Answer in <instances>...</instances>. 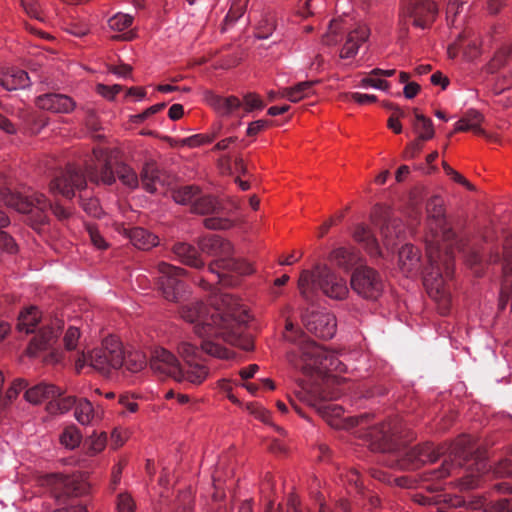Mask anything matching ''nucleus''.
<instances>
[{"mask_svg": "<svg viewBox=\"0 0 512 512\" xmlns=\"http://www.w3.org/2000/svg\"><path fill=\"white\" fill-rule=\"evenodd\" d=\"M142 187L148 193H155L158 185H164V173L154 161L146 162L140 173Z\"/></svg>", "mask_w": 512, "mask_h": 512, "instance_id": "nucleus-25", "label": "nucleus"}, {"mask_svg": "<svg viewBox=\"0 0 512 512\" xmlns=\"http://www.w3.org/2000/svg\"><path fill=\"white\" fill-rule=\"evenodd\" d=\"M146 362L140 354L124 355L123 366L126 370L135 373L144 368Z\"/></svg>", "mask_w": 512, "mask_h": 512, "instance_id": "nucleus-46", "label": "nucleus"}, {"mask_svg": "<svg viewBox=\"0 0 512 512\" xmlns=\"http://www.w3.org/2000/svg\"><path fill=\"white\" fill-rule=\"evenodd\" d=\"M62 390L53 384L40 383L25 392V399L32 404H39L44 400H52L62 395Z\"/></svg>", "mask_w": 512, "mask_h": 512, "instance_id": "nucleus-28", "label": "nucleus"}, {"mask_svg": "<svg viewBox=\"0 0 512 512\" xmlns=\"http://www.w3.org/2000/svg\"><path fill=\"white\" fill-rule=\"evenodd\" d=\"M399 267L407 276L416 273L420 268L419 250L411 244H405L398 252Z\"/></svg>", "mask_w": 512, "mask_h": 512, "instance_id": "nucleus-26", "label": "nucleus"}, {"mask_svg": "<svg viewBox=\"0 0 512 512\" xmlns=\"http://www.w3.org/2000/svg\"><path fill=\"white\" fill-rule=\"evenodd\" d=\"M298 286L305 298H309L310 293L316 288L336 300L344 299L349 293L346 281L326 265H317L313 272L302 271Z\"/></svg>", "mask_w": 512, "mask_h": 512, "instance_id": "nucleus-9", "label": "nucleus"}, {"mask_svg": "<svg viewBox=\"0 0 512 512\" xmlns=\"http://www.w3.org/2000/svg\"><path fill=\"white\" fill-rule=\"evenodd\" d=\"M297 397L300 401L307 403L310 406L316 407L317 402H319L320 397L316 396L315 394H312L311 392L302 389L297 392Z\"/></svg>", "mask_w": 512, "mask_h": 512, "instance_id": "nucleus-60", "label": "nucleus"}, {"mask_svg": "<svg viewBox=\"0 0 512 512\" xmlns=\"http://www.w3.org/2000/svg\"><path fill=\"white\" fill-rule=\"evenodd\" d=\"M207 100L209 105L222 116L237 114L242 108L245 112H250L264 107L262 99L254 93L246 94L243 102L236 96L210 95Z\"/></svg>", "mask_w": 512, "mask_h": 512, "instance_id": "nucleus-16", "label": "nucleus"}, {"mask_svg": "<svg viewBox=\"0 0 512 512\" xmlns=\"http://www.w3.org/2000/svg\"><path fill=\"white\" fill-rule=\"evenodd\" d=\"M58 338V334L53 328H43L36 334L27 348L30 356H36L38 352L46 350L53 346Z\"/></svg>", "mask_w": 512, "mask_h": 512, "instance_id": "nucleus-30", "label": "nucleus"}, {"mask_svg": "<svg viewBox=\"0 0 512 512\" xmlns=\"http://www.w3.org/2000/svg\"><path fill=\"white\" fill-rule=\"evenodd\" d=\"M178 353L184 360L180 365L177 358L164 348H156L150 357V368L161 375H167L178 382L187 381L192 384H201L209 374L208 368L201 362L196 345L181 342Z\"/></svg>", "mask_w": 512, "mask_h": 512, "instance_id": "nucleus-3", "label": "nucleus"}, {"mask_svg": "<svg viewBox=\"0 0 512 512\" xmlns=\"http://www.w3.org/2000/svg\"><path fill=\"white\" fill-rule=\"evenodd\" d=\"M41 485L49 488L56 498L61 496H84L91 489L90 483L82 474L72 476L60 473L47 474L41 478Z\"/></svg>", "mask_w": 512, "mask_h": 512, "instance_id": "nucleus-13", "label": "nucleus"}, {"mask_svg": "<svg viewBox=\"0 0 512 512\" xmlns=\"http://www.w3.org/2000/svg\"><path fill=\"white\" fill-rule=\"evenodd\" d=\"M463 118L471 131L477 135H485V131L481 128L484 116L479 111L470 109L466 111Z\"/></svg>", "mask_w": 512, "mask_h": 512, "instance_id": "nucleus-43", "label": "nucleus"}, {"mask_svg": "<svg viewBox=\"0 0 512 512\" xmlns=\"http://www.w3.org/2000/svg\"><path fill=\"white\" fill-rule=\"evenodd\" d=\"M267 125H268V121L262 120V119L251 122L247 128V135L255 136L260 131H262Z\"/></svg>", "mask_w": 512, "mask_h": 512, "instance_id": "nucleus-63", "label": "nucleus"}, {"mask_svg": "<svg viewBox=\"0 0 512 512\" xmlns=\"http://www.w3.org/2000/svg\"><path fill=\"white\" fill-rule=\"evenodd\" d=\"M374 223L379 226L385 246L392 249L397 245L396 240H401L405 233L402 221L393 218L388 209L378 207L374 213Z\"/></svg>", "mask_w": 512, "mask_h": 512, "instance_id": "nucleus-18", "label": "nucleus"}, {"mask_svg": "<svg viewBox=\"0 0 512 512\" xmlns=\"http://www.w3.org/2000/svg\"><path fill=\"white\" fill-rule=\"evenodd\" d=\"M212 293L210 306L199 301L191 302L181 306L179 313L182 319L194 324L195 334L202 338V351L227 359L230 357L229 350L209 338L221 337L227 343L240 345L250 315L234 296L218 288H213Z\"/></svg>", "mask_w": 512, "mask_h": 512, "instance_id": "nucleus-1", "label": "nucleus"}, {"mask_svg": "<svg viewBox=\"0 0 512 512\" xmlns=\"http://www.w3.org/2000/svg\"><path fill=\"white\" fill-rule=\"evenodd\" d=\"M133 18L127 14L118 13L108 21L110 28L122 31L131 26Z\"/></svg>", "mask_w": 512, "mask_h": 512, "instance_id": "nucleus-48", "label": "nucleus"}, {"mask_svg": "<svg viewBox=\"0 0 512 512\" xmlns=\"http://www.w3.org/2000/svg\"><path fill=\"white\" fill-rule=\"evenodd\" d=\"M505 6H506V0H488L486 9L490 15H496Z\"/></svg>", "mask_w": 512, "mask_h": 512, "instance_id": "nucleus-64", "label": "nucleus"}, {"mask_svg": "<svg viewBox=\"0 0 512 512\" xmlns=\"http://www.w3.org/2000/svg\"><path fill=\"white\" fill-rule=\"evenodd\" d=\"M352 290L364 299L376 300L383 292L384 282L373 268L361 266L356 268L350 279Z\"/></svg>", "mask_w": 512, "mask_h": 512, "instance_id": "nucleus-14", "label": "nucleus"}, {"mask_svg": "<svg viewBox=\"0 0 512 512\" xmlns=\"http://www.w3.org/2000/svg\"><path fill=\"white\" fill-rule=\"evenodd\" d=\"M512 57V42L503 46L494 56L491 65L493 67H500L505 65L507 60Z\"/></svg>", "mask_w": 512, "mask_h": 512, "instance_id": "nucleus-49", "label": "nucleus"}, {"mask_svg": "<svg viewBox=\"0 0 512 512\" xmlns=\"http://www.w3.org/2000/svg\"><path fill=\"white\" fill-rule=\"evenodd\" d=\"M127 237L135 247L142 250H149L158 244V237L142 227L127 230Z\"/></svg>", "mask_w": 512, "mask_h": 512, "instance_id": "nucleus-32", "label": "nucleus"}, {"mask_svg": "<svg viewBox=\"0 0 512 512\" xmlns=\"http://www.w3.org/2000/svg\"><path fill=\"white\" fill-rule=\"evenodd\" d=\"M317 83H319V80L298 82L294 86L282 89L281 97L288 99L290 102L297 103L314 95V86Z\"/></svg>", "mask_w": 512, "mask_h": 512, "instance_id": "nucleus-29", "label": "nucleus"}, {"mask_svg": "<svg viewBox=\"0 0 512 512\" xmlns=\"http://www.w3.org/2000/svg\"><path fill=\"white\" fill-rule=\"evenodd\" d=\"M429 233L426 235V253L429 265L423 283L429 296L438 303L441 314L448 313L451 302L447 281L454 273V246L458 244L456 234L447 226L444 200L432 196L426 204Z\"/></svg>", "mask_w": 512, "mask_h": 512, "instance_id": "nucleus-2", "label": "nucleus"}, {"mask_svg": "<svg viewBox=\"0 0 512 512\" xmlns=\"http://www.w3.org/2000/svg\"><path fill=\"white\" fill-rule=\"evenodd\" d=\"M31 84L28 73L21 69H10L0 75V85L8 90L25 89Z\"/></svg>", "mask_w": 512, "mask_h": 512, "instance_id": "nucleus-31", "label": "nucleus"}, {"mask_svg": "<svg viewBox=\"0 0 512 512\" xmlns=\"http://www.w3.org/2000/svg\"><path fill=\"white\" fill-rule=\"evenodd\" d=\"M78 401L72 396L52 398L47 404V411L51 414H64L71 408H75Z\"/></svg>", "mask_w": 512, "mask_h": 512, "instance_id": "nucleus-40", "label": "nucleus"}, {"mask_svg": "<svg viewBox=\"0 0 512 512\" xmlns=\"http://www.w3.org/2000/svg\"><path fill=\"white\" fill-rule=\"evenodd\" d=\"M80 337L79 329L76 327H69L64 336V345L67 350H74L77 346Z\"/></svg>", "mask_w": 512, "mask_h": 512, "instance_id": "nucleus-51", "label": "nucleus"}, {"mask_svg": "<svg viewBox=\"0 0 512 512\" xmlns=\"http://www.w3.org/2000/svg\"><path fill=\"white\" fill-rule=\"evenodd\" d=\"M414 113L415 121L413 123V128L418 134V138L425 141L432 139L435 134L432 120L423 114L418 113L417 109H414Z\"/></svg>", "mask_w": 512, "mask_h": 512, "instance_id": "nucleus-37", "label": "nucleus"}, {"mask_svg": "<svg viewBox=\"0 0 512 512\" xmlns=\"http://www.w3.org/2000/svg\"><path fill=\"white\" fill-rule=\"evenodd\" d=\"M344 97L347 100H353L359 104L373 103L377 101V97L375 95L361 94L358 92L347 93L344 95Z\"/></svg>", "mask_w": 512, "mask_h": 512, "instance_id": "nucleus-58", "label": "nucleus"}, {"mask_svg": "<svg viewBox=\"0 0 512 512\" xmlns=\"http://www.w3.org/2000/svg\"><path fill=\"white\" fill-rule=\"evenodd\" d=\"M486 512H512L511 500L504 498L491 502L485 509Z\"/></svg>", "mask_w": 512, "mask_h": 512, "instance_id": "nucleus-53", "label": "nucleus"}, {"mask_svg": "<svg viewBox=\"0 0 512 512\" xmlns=\"http://www.w3.org/2000/svg\"><path fill=\"white\" fill-rule=\"evenodd\" d=\"M4 203L20 213L29 214L31 221L36 225L44 224L48 218V210L59 219H66L69 212L60 204H52L45 195L34 193L30 196L8 191L3 194Z\"/></svg>", "mask_w": 512, "mask_h": 512, "instance_id": "nucleus-8", "label": "nucleus"}, {"mask_svg": "<svg viewBox=\"0 0 512 512\" xmlns=\"http://www.w3.org/2000/svg\"><path fill=\"white\" fill-rule=\"evenodd\" d=\"M493 473L497 478H508L512 480V462L508 459L499 461L495 465ZM494 488L500 493L512 494V481L497 483L494 485Z\"/></svg>", "mask_w": 512, "mask_h": 512, "instance_id": "nucleus-33", "label": "nucleus"}, {"mask_svg": "<svg viewBox=\"0 0 512 512\" xmlns=\"http://www.w3.org/2000/svg\"><path fill=\"white\" fill-rule=\"evenodd\" d=\"M361 84L362 86H372L380 90H387L390 86L389 82H387L386 80L374 79L371 77H366L362 79Z\"/></svg>", "mask_w": 512, "mask_h": 512, "instance_id": "nucleus-61", "label": "nucleus"}, {"mask_svg": "<svg viewBox=\"0 0 512 512\" xmlns=\"http://www.w3.org/2000/svg\"><path fill=\"white\" fill-rule=\"evenodd\" d=\"M286 341L294 344V348L287 352L288 362L305 374L314 370L342 371V363L332 352L309 340L302 332L295 329L294 324L287 320L283 334Z\"/></svg>", "mask_w": 512, "mask_h": 512, "instance_id": "nucleus-4", "label": "nucleus"}, {"mask_svg": "<svg viewBox=\"0 0 512 512\" xmlns=\"http://www.w3.org/2000/svg\"><path fill=\"white\" fill-rule=\"evenodd\" d=\"M109 71L119 77L127 78L131 74L132 67L128 64L111 65Z\"/></svg>", "mask_w": 512, "mask_h": 512, "instance_id": "nucleus-62", "label": "nucleus"}, {"mask_svg": "<svg viewBox=\"0 0 512 512\" xmlns=\"http://www.w3.org/2000/svg\"><path fill=\"white\" fill-rule=\"evenodd\" d=\"M370 416L362 414L359 416H352L345 418L343 424L330 423L335 427H342L350 429L358 427L360 437L370 441L372 450L375 451H390L394 447L393 437L397 433L395 426L391 422L381 423L380 425H369Z\"/></svg>", "mask_w": 512, "mask_h": 512, "instance_id": "nucleus-10", "label": "nucleus"}, {"mask_svg": "<svg viewBox=\"0 0 512 512\" xmlns=\"http://www.w3.org/2000/svg\"><path fill=\"white\" fill-rule=\"evenodd\" d=\"M27 382L23 379H15L11 387L7 390L6 394L2 395L1 409L5 408L13 399H15L19 392L26 388Z\"/></svg>", "mask_w": 512, "mask_h": 512, "instance_id": "nucleus-44", "label": "nucleus"}, {"mask_svg": "<svg viewBox=\"0 0 512 512\" xmlns=\"http://www.w3.org/2000/svg\"><path fill=\"white\" fill-rule=\"evenodd\" d=\"M65 30L77 37H82L88 34L89 26L85 22L71 21L66 24Z\"/></svg>", "mask_w": 512, "mask_h": 512, "instance_id": "nucleus-50", "label": "nucleus"}, {"mask_svg": "<svg viewBox=\"0 0 512 512\" xmlns=\"http://www.w3.org/2000/svg\"><path fill=\"white\" fill-rule=\"evenodd\" d=\"M123 86L119 84H114L112 86L104 85V84H98L97 85V92L103 96L104 98L108 100H113L114 97L122 91Z\"/></svg>", "mask_w": 512, "mask_h": 512, "instance_id": "nucleus-52", "label": "nucleus"}, {"mask_svg": "<svg viewBox=\"0 0 512 512\" xmlns=\"http://www.w3.org/2000/svg\"><path fill=\"white\" fill-rule=\"evenodd\" d=\"M111 153L102 148L93 150V158L91 163L86 164V173L92 184L112 185L115 183L117 175L123 185L135 189L139 186V178L135 171L125 165L119 164L114 172L111 167Z\"/></svg>", "mask_w": 512, "mask_h": 512, "instance_id": "nucleus-7", "label": "nucleus"}, {"mask_svg": "<svg viewBox=\"0 0 512 512\" xmlns=\"http://www.w3.org/2000/svg\"><path fill=\"white\" fill-rule=\"evenodd\" d=\"M440 452L433 444L425 443L407 448L398 459L400 469L414 470L426 463L435 462Z\"/></svg>", "mask_w": 512, "mask_h": 512, "instance_id": "nucleus-19", "label": "nucleus"}, {"mask_svg": "<svg viewBox=\"0 0 512 512\" xmlns=\"http://www.w3.org/2000/svg\"><path fill=\"white\" fill-rule=\"evenodd\" d=\"M474 452L469 437L457 440L451 448L449 459H445L442 465L433 471L435 478H445L469 461Z\"/></svg>", "mask_w": 512, "mask_h": 512, "instance_id": "nucleus-17", "label": "nucleus"}, {"mask_svg": "<svg viewBox=\"0 0 512 512\" xmlns=\"http://www.w3.org/2000/svg\"><path fill=\"white\" fill-rule=\"evenodd\" d=\"M277 26V15L274 11L266 12L259 21L256 28V37L258 39L269 38Z\"/></svg>", "mask_w": 512, "mask_h": 512, "instance_id": "nucleus-38", "label": "nucleus"}, {"mask_svg": "<svg viewBox=\"0 0 512 512\" xmlns=\"http://www.w3.org/2000/svg\"><path fill=\"white\" fill-rule=\"evenodd\" d=\"M124 351L121 343L114 337L105 338L101 346L93 349L88 355L82 353L76 362L78 369L86 363L104 376L110 375L114 370L122 368Z\"/></svg>", "mask_w": 512, "mask_h": 512, "instance_id": "nucleus-11", "label": "nucleus"}, {"mask_svg": "<svg viewBox=\"0 0 512 512\" xmlns=\"http://www.w3.org/2000/svg\"><path fill=\"white\" fill-rule=\"evenodd\" d=\"M424 141L425 140H420V138H417L408 144L403 152V158L408 160L416 157V155L422 150Z\"/></svg>", "mask_w": 512, "mask_h": 512, "instance_id": "nucleus-55", "label": "nucleus"}, {"mask_svg": "<svg viewBox=\"0 0 512 512\" xmlns=\"http://www.w3.org/2000/svg\"><path fill=\"white\" fill-rule=\"evenodd\" d=\"M200 189L194 185L182 186L173 191L172 197L176 203L193 206Z\"/></svg>", "mask_w": 512, "mask_h": 512, "instance_id": "nucleus-39", "label": "nucleus"}, {"mask_svg": "<svg viewBox=\"0 0 512 512\" xmlns=\"http://www.w3.org/2000/svg\"><path fill=\"white\" fill-rule=\"evenodd\" d=\"M343 32H346L343 21L338 19L331 20L328 31L322 37L323 44L328 46L337 44L340 34Z\"/></svg>", "mask_w": 512, "mask_h": 512, "instance_id": "nucleus-41", "label": "nucleus"}, {"mask_svg": "<svg viewBox=\"0 0 512 512\" xmlns=\"http://www.w3.org/2000/svg\"><path fill=\"white\" fill-rule=\"evenodd\" d=\"M353 238L357 243L361 244L372 257H380L382 255L377 239L367 226L357 224L353 231Z\"/></svg>", "mask_w": 512, "mask_h": 512, "instance_id": "nucleus-27", "label": "nucleus"}, {"mask_svg": "<svg viewBox=\"0 0 512 512\" xmlns=\"http://www.w3.org/2000/svg\"><path fill=\"white\" fill-rule=\"evenodd\" d=\"M215 139V135H202L197 134L194 136H191L187 139H185V143H187L189 146L195 147L202 144L211 143Z\"/></svg>", "mask_w": 512, "mask_h": 512, "instance_id": "nucleus-59", "label": "nucleus"}, {"mask_svg": "<svg viewBox=\"0 0 512 512\" xmlns=\"http://www.w3.org/2000/svg\"><path fill=\"white\" fill-rule=\"evenodd\" d=\"M407 5V12L413 19V25L418 28H428L437 17L438 8L429 0L411 1Z\"/></svg>", "mask_w": 512, "mask_h": 512, "instance_id": "nucleus-21", "label": "nucleus"}, {"mask_svg": "<svg viewBox=\"0 0 512 512\" xmlns=\"http://www.w3.org/2000/svg\"><path fill=\"white\" fill-rule=\"evenodd\" d=\"M40 319L39 311L36 307H29L22 311L18 317L17 328L19 331L31 333Z\"/></svg>", "mask_w": 512, "mask_h": 512, "instance_id": "nucleus-36", "label": "nucleus"}, {"mask_svg": "<svg viewBox=\"0 0 512 512\" xmlns=\"http://www.w3.org/2000/svg\"><path fill=\"white\" fill-rule=\"evenodd\" d=\"M75 418L82 425L93 424L100 419L99 411L95 410L92 403L87 399L78 400L75 406Z\"/></svg>", "mask_w": 512, "mask_h": 512, "instance_id": "nucleus-34", "label": "nucleus"}, {"mask_svg": "<svg viewBox=\"0 0 512 512\" xmlns=\"http://www.w3.org/2000/svg\"><path fill=\"white\" fill-rule=\"evenodd\" d=\"M175 257L183 264L195 269H201L205 263L202 260L198 249L186 242H177L172 246Z\"/></svg>", "mask_w": 512, "mask_h": 512, "instance_id": "nucleus-24", "label": "nucleus"}, {"mask_svg": "<svg viewBox=\"0 0 512 512\" xmlns=\"http://www.w3.org/2000/svg\"><path fill=\"white\" fill-rule=\"evenodd\" d=\"M369 35L370 30L364 24L357 25L352 30H346L345 42L339 53L340 58L349 59L355 57L359 47L368 40Z\"/></svg>", "mask_w": 512, "mask_h": 512, "instance_id": "nucleus-23", "label": "nucleus"}, {"mask_svg": "<svg viewBox=\"0 0 512 512\" xmlns=\"http://www.w3.org/2000/svg\"><path fill=\"white\" fill-rule=\"evenodd\" d=\"M193 503L194 500L191 491L181 492L177 498L173 512H192Z\"/></svg>", "mask_w": 512, "mask_h": 512, "instance_id": "nucleus-45", "label": "nucleus"}, {"mask_svg": "<svg viewBox=\"0 0 512 512\" xmlns=\"http://www.w3.org/2000/svg\"><path fill=\"white\" fill-rule=\"evenodd\" d=\"M191 211L201 215H214L213 217L204 219L203 223L207 229L225 230L232 227V221L221 216L223 213V206L220 202L215 197L205 195L201 191L193 202Z\"/></svg>", "mask_w": 512, "mask_h": 512, "instance_id": "nucleus-15", "label": "nucleus"}, {"mask_svg": "<svg viewBox=\"0 0 512 512\" xmlns=\"http://www.w3.org/2000/svg\"><path fill=\"white\" fill-rule=\"evenodd\" d=\"M331 260L344 270L351 269L358 261L357 254L345 247H339L332 251Z\"/></svg>", "mask_w": 512, "mask_h": 512, "instance_id": "nucleus-35", "label": "nucleus"}, {"mask_svg": "<svg viewBox=\"0 0 512 512\" xmlns=\"http://www.w3.org/2000/svg\"><path fill=\"white\" fill-rule=\"evenodd\" d=\"M165 106H166L165 103H158V104H155V105L147 108L142 113L134 116V122L139 123V122L144 121L145 119L149 118L150 116L163 110L165 108Z\"/></svg>", "mask_w": 512, "mask_h": 512, "instance_id": "nucleus-57", "label": "nucleus"}, {"mask_svg": "<svg viewBox=\"0 0 512 512\" xmlns=\"http://www.w3.org/2000/svg\"><path fill=\"white\" fill-rule=\"evenodd\" d=\"M157 285L163 297L171 302H180L186 298L187 287L183 277L186 270L166 262H159L153 268Z\"/></svg>", "mask_w": 512, "mask_h": 512, "instance_id": "nucleus-12", "label": "nucleus"}, {"mask_svg": "<svg viewBox=\"0 0 512 512\" xmlns=\"http://www.w3.org/2000/svg\"><path fill=\"white\" fill-rule=\"evenodd\" d=\"M88 175L86 169L83 171L75 165H68L64 170L60 171L49 184L50 192L54 195L60 194L67 199H72L75 192H79V201L83 210L90 216L99 218L102 209L99 201L87 193Z\"/></svg>", "mask_w": 512, "mask_h": 512, "instance_id": "nucleus-5", "label": "nucleus"}, {"mask_svg": "<svg viewBox=\"0 0 512 512\" xmlns=\"http://www.w3.org/2000/svg\"><path fill=\"white\" fill-rule=\"evenodd\" d=\"M198 247L202 253L217 257L209 264V271L215 273L219 281H223L226 272L249 275L254 271L249 262L231 257L233 252L231 243L218 235L199 238Z\"/></svg>", "mask_w": 512, "mask_h": 512, "instance_id": "nucleus-6", "label": "nucleus"}, {"mask_svg": "<svg viewBox=\"0 0 512 512\" xmlns=\"http://www.w3.org/2000/svg\"><path fill=\"white\" fill-rule=\"evenodd\" d=\"M116 507L118 512H134L136 504L129 493H120L117 496Z\"/></svg>", "mask_w": 512, "mask_h": 512, "instance_id": "nucleus-47", "label": "nucleus"}, {"mask_svg": "<svg viewBox=\"0 0 512 512\" xmlns=\"http://www.w3.org/2000/svg\"><path fill=\"white\" fill-rule=\"evenodd\" d=\"M60 443L68 449L76 448L81 442V434L76 426H68L60 434Z\"/></svg>", "mask_w": 512, "mask_h": 512, "instance_id": "nucleus-42", "label": "nucleus"}, {"mask_svg": "<svg viewBox=\"0 0 512 512\" xmlns=\"http://www.w3.org/2000/svg\"><path fill=\"white\" fill-rule=\"evenodd\" d=\"M21 4L26 11V13L37 20L42 21V17L40 16V10L38 4L35 0H20Z\"/></svg>", "mask_w": 512, "mask_h": 512, "instance_id": "nucleus-56", "label": "nucleus"}, {"mask_svg": "<svg viewBox=\"0 0 512 512\" xmlns=\"http://www.w3.org/2000/svg\"><path fill=\"white\" fill-rule=\"evenodd\" d=\"M308 332L322 339H331L336 332V319L327 312L312 311L303 316Z\"/></svg>", "mask_w": 512, "mask_h": 512, "instance_id": "nucleus-20", "label": "nucleus"}, {"mask_svg": "<svg viewBox=\"0 0 512 512\" xmlns=\"http://www.w3.org/2000/svg\"><path fill=\"white\" fill-rule=\"evenodd\" d=\"M0 248L4 251L13 254L17 252V244L14 239L5 231L0 230Z\"/></svg>", "mask_w": 512, "mask_h": 512, "instance_id": "nucleus-54", "label": "nucleus"}, {"mask_svg": "<svg viewBox=\"0 0 512 512\" xmlns=\"http://www.w3.org/2000/svg\"><path fill=\"white\" fill-rule=\"evenodd\" d=\"M36 105L54 113H70L76 107L75 101L64 94L48 93L36 98Z\"/></svg>", "mask_w": 512, "mask_h": 512, "instance_id": "nucleus-22", "label": "nucleus"}]
</instances>
